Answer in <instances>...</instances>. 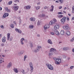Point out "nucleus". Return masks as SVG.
Returning a JSON list of instances; mask_svg holds the SVG:
<instances>
[{"label": "nucleus", "mask_w": 74, "mask_h": 74, "mask_svg": "<svg viewBox=\"0 0 74 74\" xmlns=\"http://www.w3.org/2000/svg\"><path fill=\"white\" fill-rule=\"evenodd\" d=\"M58 18H62V17H63V15H60L58 16Z\"/></svg>", "instance_id": "nucleus-32"}, {"label": "nucleus", "mask_w": 74, "mask_h": 74, "mask_svg": "<svg viewBox=\"0 0 74 74\" xmlns=\"http://www.w3.org/2000/svg\"><path fill=\"white\" fill-rule=\"evenodd\" d=\"M27 58V55H25L24 56V61H25L26 60V58Z\"/></svg>", "instance_id": "nucleus-30"}, {"label": "nucleus", "mask_w": 74, "mask_h": 74, "mask_svg": "<svg viewBox=\"0 0 74 74\" xmlns=\"http://www.w3.org/2000/svg\"><path fill=\"white\" fill-rule=\"evenodd\" d=\"M8 8L7 7H6L5 8V11H7L8 10Z\"/></svg>", "instance_id": "nucleus-52"}, {"label": "nucleus", "mask_w": 74, "mask_h": 74, "mask_svg": "<svg viewBox=\"0 0 74 74\" xmlns=\"http://www.w3.org/2000/svg\"><path fill=\"white\" fill-rule=\"evenodd\" d=\"M46 66H47L48 68V69H49V70H53V68L52 65L49 64H46Z\"/></svg>", "instance_id": "nucleus-4"}, {"label": "nucleus", "mask_w": 74, "mask_h": 74, "mask_svg": "<svg viewBox=\"0 0 74 74\" xmlns=\"http://www.w3.org/2000/svg\"><path fill=\"white\" fill-rule=\"evenodd\" d=\"M7 13H5L3 16V18H5L6 17V15H7Z\"/></svg>", "instance_id": "nucleus-31"}, {"label": "nucleus", "mask_w": 74, "mask_h": 74, "mask_svg": "<svg viewBox=\"0 0 74 74\" xmlns=\"http://www.w3.org/2000/svg\"><path fill=\"white\" fill-rule=\"evenodd\" d=\"M69 25L66 24L63 27V29L65 30H70V27H69Z\"/></svg>", "instance_id": "nucleus-3"}, {"label": "nucleus", "mask_w": 74, "mask_h": 74, "mask_svg": "<svg viewBox=\"0 0 74 74\" xmlns=\"http://www.w3.org/2000/svg\"><path fill=\"white\" fill-rule=\"evenodd\" d=\"M25 39L24 38H22L20 42L21 45H23L24 44V41Z\"/></svg>", "instance_id": "nucleus-10"}, {"label": "nucleus", "mask_w": 74, "mask_h": 74, "mask_svg": "<svg viewBox=\"0 0 74 74\" xmlns=\"http://www.w3.org/2000/svg\"><path fill=\"white\" fill-rule=\"evenodd\" d=\"M12 1H10L8 2L9 5H11V4H12Z\"/></svg>", "instance_id": "nucleus-35"}, {"label": "nucleus", "mask_w": 74, "mask_h": 74, "mask_svg": "<svg viewBox=\"0 0 74 74\" xmlns=\"http://www.w3.org/2000/svg\"><path fill=\"white\" fill-rule=\"evenodd\" d=\"M50 27V26H49V25L48 24H47L44 26V29L45 30H46V29H47L49 28Z\"/></svg>", "instance_id": "nucleus-8"}, {"label": "nucleus", "mask_w": 74, "mask_h": 74, "mask_svg": "<svg viewBox=\"0 0 74 74\" xmlns=\"http://www.w3.org/2000/svg\"><path fill=\"white\" fill-rule=\"evenodd\" d=\"M5 53H7V52H8V50H5Z\"/></svg>", "instance_id": "nucleus-60"}, {"label": "nucleus", "mask_w": 74, "mask_h": 74, "mask_svg": "<svg viewBox=\"0 0 74 74\" xmlns=\"http://www.w3.org/2000/svg\"><path fill=\"white\" fill-rule=\"evenodd\" d=\"M64 34V30H62L60 32V34L61 35H63Z\"/></svg>", "instance_id": "nucleus-22"}, {"label": "nucleus", "mask_w": 74, "mask_h": 74, "mask_svg": "<svg viewBox=\"0 0 74 74\" xmlns=\"http://www.w3.org/2000/svg\"><path fill=\"white\" fill-rule=\"evenodd\" d=\"M63 14V13L62 12H58V14Z\"/></svg>", "instance_id": "nucleus-37"}, {"label": "nucleus", "mask_w": 74, "mask_h": 74, "mask_svg": "<svg viewBox=\"0 0 74 74\" xmlns=\"http://www.w3.org/2000/svg\"><path fill=\"white\" fill-rule=\"evenodd\" d=\"M12 66V64H11V63H10L9 64H8L7 66V69H10V67H11Z\"/></svg>", "instance_id": "nucleus-13"}, {"label": "nucleus", "mask_w": 74, "mask_h": 74, "mask_svg": "<svg viewBox=\"0 0 74 74\" xmlns=\"http://www.w3.org/2000/svg\"><path fill=\"white\" fill-rule=\"evenodd\" d=\"M7 36H7V40H8L10 39V33H8L7 34Z\"/></svg>", "instance_id": "nucleus-19"}, {"label": "nucleus", "mask_w": 74, "mask_h": 74, "mask_svg": "<svg viewBox=\"0 0 74 74\" xmlns=\"http://www.w3.org/2000/svg\"><path fill=\"white\" fill-rule=\"evenodd\" d=\"M10 27L11 28H14V25L13 24H12L10 25Z\"/></svg>", "instance_id": "nucleus-33"}, {"label": "nucleus", "mask_w": 74, "mask_h": 74, "mask_svg": "<svg viewBox=\"0 0 74 74\" xmlns=\"http://www.w3.org/2000/svg\"><path fill=\"white\" fill-rule=\"evenodd\" d=\"M15 30L16 32L18 33H19L20 34H21L22 33V31L20 29H18L17 28L15 29Z\"/></svg>", "instance_id": "nucleus-9"}, {"label": "nucleus", "mask_w": 74, "mask_h": 74, "mask_svg": "<svg viewBox=\"0 0 74 74\" xmlns=\"http://www.w3.org/2000/svg\"><path fill=\"white\" fill-rule=\"evenodd\" d=\"M30 20L31 21H35L36 20V18H34L32 17L30 18Z\"/></svg>", "instance_id": "nucleus-20"}, {"label": "nucleus", "mask_w": 74, "mask_h": 74, "mask_svg": "<svg viewBox=\"0 0 74 74\" xmlns=\"http://www.w3.org/2000/svg\"><path fill=\"white\" fill-rule=\"evenodd\" d=\"M53 52L55 53L56 52V49L51 48L50 50V51L49 52V56H51L53 55Z\"/></svg>", "instance_id": "nucleus-2"}, {"label": "nucleus", "mask_w": 74, "mask_h": 74, "mask_svg": "<svg viewBox=\"0 0 74 74\" xmlns=\"http://www.w3.org/2000/svg\"><path fill=\"white\" fill-rule=\"evenodd\" d=\"M44 9H46V8H47V6H45L44 7Z\"/></svg>", "instance_id": "nucleus-55"}, {"label": "nucleus", "mask_w": 74, "mask_h": 74, "mask_svg": "<svg viewBox=\"0 0 74 74\" xmlns=\"http://www.w3.org/2000/svg\"><path fill=\"white\" fill-rule=\"evenodd\" d=\"M73 41H74V40L73 39V38H72V39H71L70 40L71 42H73Z\"/></svg>", "instance_id": "nucleus-45"}, {"label": "nucleus", "mask_w": 74, "mask_h": 74, "mask_svg": "<svg viewBox=\"0 0 74 74\" xmlns=\"http://www.w3.org/2000/svg\"><path fill=\"white\" fill-rule=\"evenodd\" d=\"M59 9H61V8H62V6H61L60 7H59Z\"/></svg>", "instance_id": "nucleus-54"}, {"label": "nucleus", "mask_w": 74, "mask_h": 74, "mask_svg": "<svg viewBox=\"0 0 74 74\" xmlns=\"http://www.w3.org/2000/svg\"><path fill=\"white\" fill-rule=\"evenodd\" d=\"M59 1H60V3L62 4L64 1V0H59Z\"/></svg>", "instance_id": "nucleus-34"}, {"label": "nucleus", "mask_w": 74, "mask_h": 74, "mask_svg": "<svg viewBox=\"0 0 74 74\" xmlns=\"http://www.w3.org/2000/svg\"><path fill=\"white\" fill-rule=\"evenodd\" d=\"M53 60L55 61V63L56 64H60L59 63H61L62 61L59 58H53Z\"/></svg>", "instance_id": "nucleus-1"}, {"label": "nucleus", "mask_w": 74, "mask_h": 74, "mask_svg": "<svg viewBox=\"0 0 74 74\" xmlns=\"http://www.w3.org/2000/svg\"><path fill=\"white\" fill-rule=\"evenodd\" d=\"M60 27V26L58 25H56L54 27V30H58L59 29Z\"/></svg>", "instance_id": "nucleus-11"}, {"label": "nucleus", "mask_w": 74, "mask_h": 74, "mask_svg": "<svg viewBox=\"0 0 74 74\" xmlns=\"http://www.w3.org/2000/svg\"><path fill=\"white\" fill-rule=\"evenodd\" d=\"M51 9L50 10V11L52 12L53 11V8H54V6L53 5H52L51 6Z\"/></svg>", "instance_id": "nucleus-21"}, {"label": "nucleus", "mask_w": 74, "mask_h": 74, "mask_svg": "<svg viewBox=\"0 0 74 74\" xmlns=\"http://www.w3.org/2000/svg\"><path fill=\"white\" fill-rule=\"evenodd\" d=\"M30 46L31 48H32L33 47V43H30Z\"/></svg>", "instance_id": "nucleus-36"}, {"label": "nucleus", "mask_w": 74, "mask_h": 74, "mask_svg": "<svg viewBox=\"0 0 74 74\" xmlns=\"http://www.w3.org/2000/svg\"><path fill=\"white\" fill-rule=\"evenodd\" d=\"M25 53V51H21L20 52V53H18V55H19V56H21V55H22L23 53Z\"/></svg>", "instance_id": "nucleus-14"}, {"label": "nucleus", "mask_w": 74, "mask_h": 74, "mask_svg": "<svg viewBox=\"0 0 74 74\" xmlns=\"http://www.w3.org/2000/svg\"><path fill=\"white\" fill-rule=\"evenodd\" d=\"M54 31L55 34H56V35H57V36H59V35L60 34V33H59V32L57 30L54 29Z\"/></svg>", "instance_id": "nucleus-12"}, {"label": "nucleus", "mask_w": 74, "mask_h": 74, "mask_svg": "<svg viewBox=\"0 0 74 74\" xmlns=\"http://www.w3.org/2000/svg\"><path fill=\"white\" fill-rule=\"evenodd\" d=\"M37 37H40V35L39 34H38L37 35Z\"/></svg>", "instance_id": "nucleus-57"}, {"label": "nucleus", "mask_w": 74, "mask_h": 74, "mask_svg": "<svg viewBox=\"0 0 74 74\" xmlns=\"http://www.w3.org/2000/svg\"><path fill=\"white\" fill-rule=\"evenodd\" d=\"M45 14H42V16L43 17V18H44V17H45Z\"/></svg>", "instance_id": "nucleus-42"}, {"label": "nucleus", "mask_w": 74, "mask_h": 74, "mask_svg": "<svg viewBox=\"0 0 74 74\" xmlns=\"http://www.w3.org/2000/svg\"><path fill=\"white\" fill-rule=\"evenodd\" d=\"M7 12H10V10H7Z\"/></svg>", "instance_id": "nucleus-53"}, {"label": "nucleus", "mask_w": 74, "mask_h": 74, "mask_svg": "<svg viewBox=\"0 0 74 74\" xmlns=\"http://www.w3.org/2000/svg\"><path fill=\"white\" fill-rule=\"evenodd\" d=\"M15 11H17L18 10L19 7L18 6H15L13 7Z\"/></svg>", "instance_id": "nucleus-15"}, {"label": "nucleus", "mask_w": 74, "mask_h": 74, "mask_svg": "<svg viewBox=\"0 0 74 74\" xmlns=\"http://www.w3.org/2000/svg\"><path fill=\"white\" fill-rule=\"evenodd\" d=\"M22 70H23V72H22V73H23V74H24V72H25V70L23 69Z\"/></svg>", "instance_id": "nucleus-56"}, {"label": "nucleus", "mask_w": 74, "mask_h": 74, "mask_svg": "<svg viewBox=\"0 0 74 74\" xmlns=\"http://www.w3.org/2000/svg\"><path fill=\"white\" fill-rule=\"evenodd\" d=\"M53 23H54L53 21H51L49 23V25H53Z\"/></svg>", "instance_id": "nucleus-27"}, {"label": "nucleus", "mask_w": 74, "mask_h": 74, "mask_svg": "<svg viewBox=\"0 0 74 74\" xmlns=\"http://www.w3.org/2000/svg\"><path fill=\"white\" fill-rule=\"evenodd\" d=\"M63 58H64V59H66V56L64 55L63 56Z\"/></svg>", "instance_id": "nucleus-40"}, {"label": "nucleus", "mask_w": 74, "mask_h": 74, "mask_svg": "<svg viewBox=\"0 0 74 74\" xmlns=\"http://www.w3.org/2000/svg\"><path fill=\"white\" fill-rule=\"evenodd\" d=\"M63 51H66L68 49V47H64L63 48Z\"/></svg>", "instance_id": "nucleus-24"}, {"label": "nucleus", "mask_w": 74, "mask_h": 74, "mask_svg": "<svg viewBox=\"0 0 74 74\" xmlns=\"http://www.w3.org/2000/svg\"><path fill=\"white\" fill-rule=\"evenodd\" d=\"M67 9V8L66 7H65L64 8V10H66Z\"/></svg>", "instance_id": "nucleus-62"}, {"label": "nucleus", "mask_w": 74, "mask_h": 74, "mask_svg": "<svg viewBox=\"0 0 74 74\" xmlns=\"http://www.w3.org/2000/svg\"><path fill=\"white\" fill-rule=\"evenodd\" d=\"M72 10L73 11V10H74V6H73V8H72Z\"/></svg>", "instance_id": "nucleus-58"}, {"label": "nucleus", "mask_w": 74, "mask_h": 74, "mask_svg": "<svg viewBox=\"0 0 74 74\" xmlns=\"http://www.w3.org/2000/svg\"><path fill=\"white\" fill-rule=\"evenodd\" d=\"M66 34L68 36H69L70 35V32L69 31H67L66 32Z\"/></svg>", "instance_id": "nucleus-23"}, {"label": "nucleus", "mask_w": 74, "mask_h": 74, "mask_svg": "<svg viewBox=\"0 0 74 74\" xmlns=\"http://www.w3.org/2000/svg\"><path fill=\"white\" fill-rule=\"evenodd\" d=\"M40 7H41L40 6H38L36 7V10H39L40 8Z\"/></svg>", "instance_id": "nucleus-29"}, {"label": "nucleus", "mask_w": 74, "mask_h": 74, "mask_svg": "<svg viewBox=\"0 0 74 74\" xmlns=\"http://www.w3.org/2000/svg\"><path fill=\"white\" fill-rule=\"evenodd\" d=\"M74 66H71L70 67V69H73V68H74Z\"/></svg>", "instance_id": "nucleus-41"}, {"label": "nucleus", "mask_w": 74, "mask_h": 74, "mask_svg": "<svg viewBox=\"0 0 74 74\" xmlns=\"http://www.w3.org/2000/svg\"><path fill=\"white\" fill-rule=\"evenodd\" d=\"M31 7H30V5H28L26 6V8L27 10H29L30 8Z\"/></svg>", "instance_id": "nucleus-28"}, {"label": "nucleus", "mask_w": 74, "mask_h": 74, "mask_svg": "<svg viewBox=\"0 0 74 74\" xmlns=\"http://www.w3.org/2000/svg\"><path fill=\"white\" fill-rule=\"evenodd\" d=\"M13 70L16 73H18V69H17V68H14Z\"/></svg>", "instance_id": "nucleus-18"}, {"label": "nucleus", "mask_w": 74, "mask_h": 74, "mask_svg": "<svg viewBox=\"0 0 74 74\" xmlns=\"http://www.w3.org/2000/svg\"><path fill=\"white\" fill-rule=\"evenodd\" d=\"M34 27V26L33 25H30L29 26V29H33Z\"/></svg>", "instance_id": "nucleus-25"}, {"label": "nucleus", "mask_w": 74, "mask_h": 74, "mask_svg": "<svg viewBox=\"0 0 74 74\" xmlns=\"http://www.w3.org/2000/svg\"><path fill=\"white\" fill-rule=\"evenodd\" d=\"M29 65L31 68L30 71L31 73H32V72L33 71V69H34V68H33V63H32V62H29Z\"/></svg>", "instance_id": "nucleus-5"}, {"label": "nucleus", "mask_w": 74, "mask_h": 74, "mask_svg": "<svg viewBox=\"0 0 74 74\" xmlns=\"http://www.w3.org/2000/svg\"><path fill=\"white\" fill-rule=\"evenodd\" d=\"M63 12H64V14H66V11H63Z\"/></svg>", "instance_id": "nucleus-59"}, {"label": "nucleus", "mask_w": 74, "mask_h": 74, "mask_svg": "<svg viewBox=\"0 0 74 74\" xmlns=\"http://www.w3.org/2000/svg\"><path fill=\"white\" fill-rule=\"evenodd\" d=\"M40 21H38V23H37V25L38 26H39V25H40Z\"/></svg>", "instance_id": "nucleus-43"}, {"label": "nucleus", "mask_w": 74, "mask_h": 74, "mask_svg": "<svg viewBox=\"0 0 74 74\" xmlns=\"http://www.w3.org/2000/svg\"><path fill=\"white\" fill-rule=\"evenodd\" d=\"M47 42L48 43V44H50L51 45H52L53 44L52 41L50 39H49L48 40Z\"/></svg>", "instance_id": "nucleus-17"}, {"label": "nucleus", "mask_w": 74, "mask_h": 74, "mask_svg": "<svg viewBox=\"0 0 74 74\" xmlns=\"http://www.w3.org/2000/svg\"><path fill=\"white\" fill-rule=\"evenodd\" d=\"M13 38H12V37H11L10 38V41H11L12 40Z\"/></svg>", "instance_id": "nucleus-48"}, {"label": "nucleus", "mask_w": 74, "mask_h": 74, "mask_svg": "<svg viewBox=\"0 0 74 74\" xmlns=\"http://www.w3.org/2000/svg\"><path fill=\"white\" fill-rule=\"evenodd\" d=\"M69 20H70V19H69V17H67V21H69Z\"/></svg>", "instance_id": "nucleus-49"}, {"label": "nucleus", "mask_w": 74, "mask_h": 74, "mask_svg": "<svg viewBox=\"0 0 74 74\" xmlns=\"http://www.w3.org/2000/svg\"><path fill=\"white\" fill-rule=\"evenodd\" d=\"M47 18H48V16H46L45 18V19H47Z\"/></svg>", "instance_id": "nucleus-46"}, {"label": "nucleus", "mask_w": 74, "mask_h": 74, "mask_svg": "<svg viewBox=\"0 0 74 74\" xmlns=\"http://www.w3.org/2000/svg\"><path fill=\"white\" fill-rule=\"evenodd\" d=\"M53 22L54 23H55V22H56V20L55 19H54V21H53Z\"/></svg>", "instance_id": "nucleus-38"}, {"label": "nucleus", "mask_w": 74, "mask_h": 74, "mask_svg": "<svg viewBox=\"0 0 74 74\" xmlns=\"http://www.w3.org/2000/svg\"><path fill=\"white\" fill-rule=\"evenodd\" d=\"M72 51H73V52H74V48H73L72 50Z\"/></svg>", "instance_id": "nucleus-61"}, {"label": "nucleus", "mask_w": 74, "mask_h": 74, "mask_svg": "<svg viewBox=\"0 0 74 74\" xmlns=\"http://www.w3.org/2000/svg\"><path fill=\"white\" fill-rule=\"evenodd\" d=\"M1 46L2 47H3V46H4V43H2L1 44Z\"/></svg>", "instance_id": "nucleus-39"}, {"label": "nucleus", "mask_w": 74, "mask_h": 74, "mask_svg": "<svg viewBox=\"0 0 74 74\" xmlns=\"http://www.w3.org/2000/svg\"><path fill=\"white\" fill-rule=\"evenodd\" d=\"M2 41L3 42H5L6 41V38L5 36H4L3 37L2 39Z\"/></svg>", "instance_id": "nucleus-16"}, {"label": "nucleus", "mask_w": 74, "mask_h": 74, "mask_svg": "<svg viewBox=\"0 0 74 74\" xmlns=\"http://www.w3.org/2000/svg\"><path fill=\"white\" fill-rule=\"evenodd\" d=\"M68 15L69 16H71V14H68Z\"/></svg>", "instance_id": "nucleus-63"}, {"label": "nucleus", "mask_w": 74, "mask_h": 74, "mask_svg": "<svg viewBox=\"0 0 74 74\" xmlns=\"http://www.w3.org/2000/svg\"><path fill=\"white\" fill-rule=\"evenodd\" d=\"M19 2V0H15L14 1V2L16 3V2Z\"/></svg>", "instance_id": "nucleus-44"}, {"label": "nucleus", "mask_w": 74, "mask_h": 74, "mask_svg": "<svg viewBox=\"0 0 74 74\" xmlns=\"http://www.w3.org/2000/svg\"><path fill=\"white\" fill-rule=\"evenodd\" d=\"M0 62L1 63H2V62H4V59L3 58H1L0 59Z\"/></svg>", "instance_id": "nucleus-26"}, {"label": "nucleus", "mask_w": 74, "mask_h": 74, "mask_svg": "<svg viewBox=\"0 0 74 74\" xmlns=\"http://www.w3.org/2000/svg\"><path fill=\"white\" fill-rule=\"evenodd\" d=\"M51 34H52V35H54V34H55V33H54V32H51Z\"/></svg>", "instance_id": "nucleus-47"}, {"label": "nucleus", "mask_w": 74, "mask_h": 74, "mask_svg": "<svg viewBox=\"0 0 74 74\" xmlns=\"http://www.w3.org/2000/svg\"><path fill=\"white\" fill-rule=\"evenodd\" d=\"M41 48V46H38L34 50V52L36 53L37 52H39L40 51V49Z\"/></svg>", "instance_id": "nucleus-6"}, {"label": "nucleus", "mask_w": 74, "mask_h": 74, "mask_svg": "<svg viewBox=\"0 0 74 74\" xmlns=\"http://www.w3.org/2000/svg\"><path fill=\"white\" fill-rule=\"evenodd\" d=\"M40 3H41V2H39L37 3V5H40Z\"/></svg>", "instance_id": "nucleus-50"}, {"label": "nucleus", "mask_w": 74, "mask_h": 74, "mask_svg": "<svg viewBox=\"0 0 74 74\" xmlns=\"http://www.w3.org/2000/svg\"><path fill=\"white\" fill-rule=\"evenodd\" d=\"M66 17H64L61 20V21L62 24H64V23L65 21H66Z\"/></svg>", "instance_id": "nucleus-7"}, {"label": "nucleus", "mask_w": 74, "mask_h": 74, "mask_svg": "<svg viewBox=\"0 0 74 74\" xmlns=\"http://www.w3.org/2000/svg\"><path fill=\"white\" fill-rule=\"evenodd\" d=\"M1 28H2V29H4V26H3V25H1Z\"/></svg>", "instance_id": "nucleus-51"}, {"label": "nucleus", "mask_w": 74, "mask_h": 74, "mask_svg": "<svg viewBox=\"0 0 74 74\" xmlns=\"http://www.w3.org/2000/svg\"><path fill=\"white\" fill-rule=\"evenodd\" d=\"M72 20H74V17H73L72 18Z\"/></svg>", "instance_id": "nucleus-64"}]
</instances>
